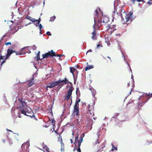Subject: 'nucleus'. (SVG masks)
<instances>
[{
    "instance_id": "1",
    "label": "nucleus",
    "mask_w": 152,
    "mask_h": 152,
    "mask_svg": "<svg viewBox=\"0 0 152 152\" xmlns=\"http://www.w3.org/2000/svg\"><path fill=\"white\" fill-rule=\"evenodd\" d=\"M85 136V134L82 133L80 137V139L78 140V135L77 137H75V142H74L75 147L73 149V151H74L77 150V151L78 152H81V150L80 148L81 143L83 141V138Z\"/></svg>"
},
{
    "instance_id": "2",
    "label": "nucleus",
    "mask_w": 152,
    "mask_h": 152,
    "mask_svg": "<svg viewBox=\"0 0 152 152\" xmlns=\"http://www.w3.org/2000/svg\"><path fill=\"white\" fill-rule=\"evenodd\" d=\"M102 23L103 24L105 25L107 28H110L111 29L113 28V31H114L116 29L115 28V26H116L115 25H113L111 27V26H110V22L109 18L107 17L102 16Z\"/></svg>"
},
{
    "instance_id": "3",
    "label": "nucleus",
    "mask_w": 152,
    "mask_h": 152,
    "mask_svg": "<svg viewBox=\"0 0 152 152\" xmlns=\"http://www.w3.org/2000/svg\"><path fill=\"white\" fill-rule=\"evenodd\" d=\"M66 87L68 88V92L64 96V100H68L71 97V98L72 97L71 96L72 94V91L74 90V88L72 86H70L67 85Z\"/></svg>"
},
{
    "instance_id": "4",
    "label": "nucleus",
    "mask_w": 152,
    "mask_h": 152,
    "mask_svg": "<svg viewBox=\"0 0 152 152\" xmlns=\"http://www.w3.org/2000/svg\"><path fill=\"white\" fill-rule=\"evenodd\" d=\"M19 24V23L18 22H14L13 23L12 25L10 26V29L14 32H17L19 29V26H17ZM21 27H20V28H21Z\"/></svg>"
},
{
    "instance_id": "5",
    "label": "nucleus",
    "mask_w": 152,
    "mask_h": 152,
    "mask_svg": "<svg viewBox=\"0 0 152 152\" xmlns=\"http://www.w3.org/2000/svg\"><path fill=\"white\" fill-rule=\"evenodd\" d=\"M56 56V55L55 52H54L53 50H51L50 51H49L47 53L42 54V59H43L44 58H48L49 56L53 57V56Z\"/></svg>"
},
{
    "instance_id": "6",
    "label": "nucleus",
    "mask_w": 152,
    "mask_h": 152,
    "mask_svg": "<svg viewBox=\"0 0 152 152\" xmlns=\"http://www.w3.org/2000/svg\"><path fill=\"white\" fill-rule=\"evenodd\" d=\"M14 52H15V50H13L11 48H9L7 50V53L6 55V57L4 58V60L1 62V64H3L5 62L7 59L9 57L10 55Z\"/></svg>"
},
{
    "instance_id": "7",
    "label": "nucleus",
    "mask_w": 152,
    "mask_h": 152,
    "mask_svg": "<svg viewBox=\"0 0 152 152\" xmlns=\"http://www.w3.org/2000/svg\"><path fill=\"white\" fill-rule=\"evenodd\" d=\"M58 81L59 84H60V85H58V87H59L60 88H61V87L63 86L64 84H68L69 83L71 85L72 84V83L69 82L66 78H65L63 80L59 79L58 80Z\"/></svg>"
},
{
    "instance_id": "8",
    "label": "nucleus",
    "mask_w": 152,
    "mask_h": 152,
    "mask_svg": "<svg viewBox=\"0 0 152 152\" xmlns=\"http://www.w3.org/2000/svg\"><path fill=\"white\" fill-rule=\"evenodd\" d=\"M19 101L20 107V108H23L24 107L26 108L27 107L26 103L25 102V99L23 97L18 99Z\"/></svg>"
},
{
    "instance_id": "9",
    "label": "nucleus",
    "mask_w": 152,
    "mask_h": 152,
    "mask_svg": "<svg viewBox=\"0 0 152 152\" xmlns=\"http://www.w3.org/2000/svg\"><path fill=\"white\" fill-rule=\"evenodd\" d=\"M133 15L132 13H130L129 14L127 15H126L125 16V18H123V20L124 22V23L127 22L129 20H130L131 21L132 20V16Z\"/></svg>"
},
{
    "instance_id": "10",
    "label": "nucleus",
    "mask_w": 152,
    "mask_h": 152,
    "mask_svg": "<svg viewBox=\"0 0 152 152\" xmlns=\"http://www.w3.org/2000/svg\"><path fill=\"white\" fill-rule=\"evenodd\" d=\"M73 113L74 115H75L77 116H79V106L77 105V104H75L73 110Z\"/></svg>"
},
{
    "instance_id": "11",
    "label": "nucleus",
    "mask_w": 152,
    "mask_h": 152,
    "mask_svg": "<svg viewBox=\"0 0 152 152\" xmlns=\"http://www.w3.org/2000/svg\"><path fill=\"white\" fill-rule=\"evenodd\" d=\"M59 85L58 80L57 81H53L49 84V85L47 86V88H52L53 87Z\"/></svg>"
},
{
    "instance_id": "12",
    "label": "nucleus",
    "mask_w": 152,
    "mask_h": 152,
    "mask_svg": "<svg viewBox=\"0 0 152 152\" xmlns=\"http://www.w3.org/2000/svg\"><path fill=\"white\" fill-rule=\"evenodd\" d=\"M27 47H26L23 48H22L20 52H17L15 51V52H14V53H16V54L17 55H18L23 54V50L24 49Z\"/></svg>"
},
{
    "instance_id": "13",
    "label": "nucleus",
    "mask_w": 152,
    "mask_h": 152,
    "mask_svg": "<svg viewBox=\"0 0 152 152\" xmlns=\"http://www.w3.org/2000/svg\"><path fill=\"white\" fill-rule=\"evenodd\" d=\"M94 28V30L91 34L92 35L91 37L92 38H96L98 37L97 35H98V34H97L96 32V30Z\"/></svg>"
},
{
    "instance_id": "14",
    "label": "nucleus",
    "mask_w": 152,
    "mask_h": 152,
    "mask_svg": "<svg viewBox=\"0 0 152 152\" xmlns=\"http://www.w3.org/2000/svg\"><path fill=\"white\" fill-rule=\"evenodd\" d=\"M27 110V109L26 108H26H25V107H24L23 108H20V111L21 112V113L22 114H23L24 115H26V114L27 112L26 111Z\"/></svg>"
},
{
    "instance_id": "15",
    "label": "nucleus",
    "mask_w": 152,
    "mask_h": 152,
    "mask_svg": "<svg viewBox=\"0 0 152 152\" xmlns=\"http://www.w3.org/2000/svg\"><path fill=\"white\" fill-rule=\"evenodd\" d=\"M26 115L30 116L31 118L34 117L35 116L34 113L33 111H31L30 113L27 112Z\"/></svg>"
},
{
    "instance_id": "16",
    "label": "nucleus",
    "mask_w": 152,
    "mask_h": 152,
    "mask_svg": "<svg viewBox=\"0 0 152 152\" xmlns=\"http://www.w3.org/2000/svg\"><path fill=\"white\" fill-rule=\"evenodd\" d=\"M26 19H27L31 21H32L33 22H35L36 21V19L32 18L31 16L27 15L26 17Z\"/></svg>"
},
{
    "instance_id": "17",
    "label": "nucleus",
    "mask_w": 152,
    "mask_h": 152,
    "mask_svg": "<svg viewBox=\"0 0 152 152\" xmlns=\"http://www.w3.org/2000/svg\"><path fill=\"white\" fill-rule=\"evenodd\" d=\"M40 52L39 51L38 52V53L37 54V56L35 57V59H37V61H38L39 60H40L41 59H42V58H40Z\"/></svg>"
},
{
    "instance_id": "18",
    "label": "nucleus",
    "mask_w": 152,
    "mask_h": 152,
    "mask_svg": "<svg viewBox=\"0 0 152 152\" xmlns=\"http://www.w3.org/2000/svg\"><path fill=\"white\" fill-rule=\"evenodd\" d=\"M94 66L92 65H88L86 67L85 69V70L86 71H87L88 70H90L91 69L93 68Z\"/></svg>"
},
{
    "instance_id": "19",
    "label": "nucleus",
    "mask_w": 152,
    "mask_h": 152,
    "mask_svg": "<svg viewBox=\"0 0 152 152\" xmlns=\"http://www.w3.org/2000/svg\"><path fill=\"white\" fill-rule=\"evenodd\" d=\"M145 95L146 97H149V98H147L146 99V101H148L149 99L152 97V93L151 94L146 93L145 94Z\"/></svg>"
},
{
    "instance_id": "20",
    "label": "nucleus",
    "mask_w": 152,
    "mask_h": 152,
    "mask_svg": "<svg viewBox=\"0 0 152 152\" xmlns=\"http://www.w3.org/2000/svg\"><path fill=\"white\" fill-rule=\"evenodd\" d=\"M70 72L71 73L73 76H74V72L76 70L73 67H70Z\"/></svg>"
},
{
    "instance_id": "21",
    "label": "nucleus",
    "mask_w": 152,
    "mask_h": 152,
    "mask_svg": "<svg viewBox=\"0 0 152 152\" xmlns=\"http://www.w3.org/2000/svg\"><path fill=\"white\" fill-rule=\"evenodd\" d=\"M102 20L101 17L100 19H99L97 23V24L98 26H101V24H100L102 23Z\"/></svg>"
},
{
    "instance_id": "22",
    "label": "nucleus",
    "mask_w": 152,
    "mask_h": 152,
    "mask_svg": "<svg viewBox=\"0 0 152 152\" xmlns=\"http://www.w3.org/2000/svg\"><path fill=\"white\" fill-rule=\"evenodd\" d=\"M103 46L102 44L100 42H99V43L97 44L96 48V49H99V48L100 47H102Z\"/></svg>"
},
{
    "instance_id": "23",
    "label": "nucleus",
    "mask_w": 152,
    "mask_h": 152,
    "mask_svg": "<svg viewBox=\"0 0 152 152\" xmlns=\"http://www.w3.org/2000/svg\"><path fill=\"white\" fill-rule=\"evenodd\" d=\"M51 123L52 124V125L53 126V129H54V126H55V123L56 121L54 119H52L50 121Z\"/></svg>"
},
{
    "instance_id": "24",
    "label": "nucleus",
    "mask_w": 152,
    "mask_h": 152,
    "mask_svg": "<svg viewBox=\"0 0 152 152\" xmlns=\"http://www.w3.org/2000/svg\"><path fill=\"white\" fill-rule=\"evenodd\" d=\"M28 83H29V86H31L34 84V83L33 82V79L32 80H30V81H29L28 82Z\"/></svg>"
},
{
    "instance_id": "25",
    "label": "nucleus",
    "mask_w": 152,
    "mask_h": 152,
    "mask_svg": "<svg viewBox=\"0 0 152 152\" xmlns=\"http://www.w3.org/2000/svg\"><path fill=\"white\" fill-rule=\"evenodd\" d=\"M56 18L55 16H54L53 17H52L50 18V21H53Z\"/></svg>"
},
{
    "instance_id": "26",
    "label": "nucleus",
    "mask_w": 152,
    "mask_h": 152,
    "mask_svg": "<svg viewBox=\"0 0 152 152\" xmlns=\"http://www.w3.org/2000/svg\"><path fill=\"white\" fill-rule=\"evenodd\" d=\"M10 36V34L9 33H7L4 35L3 36V37H9Z\"/></svg>"
},
{
    "instance_id": "27",
    "label": "nucleus",
    "mask_w": 152,
    "mask_h": 152,
    "mask_svg": "<svg viewBox=\"0 0 152 152\" xmlns=\"http://www.w3.org/2000/svg\"><path fill=\"white\" fill-rule=\"evenodd\" d=\"M112 145L113 147L112 150L113 151L114 150H117V148L113 144H112Z\"/></svg>"
},
{
    "instance_id": "28",
    "label": "nucleus",
    "mask_w": 152,
    "mask_h": 152,
    "mask_svg": "<svg viewBox=\"0 0 152 152\" xmlns=\"http://www.w3.org/2000/svg\"><path fill=\"white\" fill-rule=\"evenodd\" d=\"M80 99H78V101L76 100L75 103V104H77V105L79 106V104L78 103L79 102H80Z\"/></svg>"
},
{
    "instance_id": "29",
    "label": "nucleus",
    "mask_w": 152,
    "mask_h": 152,
    "mask_svg": "<svg viewBox=\"0 0 152 152\" xmlns=\"http://www.w3.org/2000/svg\"><path fill=\"white\" fill-rule=\"evenodd\" d=\"M89 89L91 91V92L93 94V96H95V95L94 94L93 92V91L94 89L93 88H89Z\"/></svg>"
},
{
    "instance_id": "30",
    "label": "nucleus",
    "mask_w": 152,
    "mask_h": 152,
    "mask_svg": "<svg viewBox=\"0 0 152 152\" xmlns=\"http://www.w3.org/2000/svg\"><path fill=\"white\" fill-rule=\"evenodd\" d=\"M41 21V20L40 18H39L38 20L36 19L35 22L37 21L38 22L37 24H39Z\"/></svg>"
},
{
    "instance_id": "31",
    "label": "nucleus",
    "mask_w": 152,
    "mask_h": 152,
    "mask_svg": "<svg viewBox=\"0 0 152 152\" xmlns=\"http://www.w3.org/2000/svg\"><path fill=\"white\" fill-rule=\"evenodd\" d=\"M6 57V56H0V60H2L3 59H4V58H5Z\"/></svg>"
},
{
    "instance_id": "32",
    "label": "nucleus",
    "mask_w": 152,
    "mask_h": 152,
    "mask_svg": "<svg viewBox=\"0 0 152 152\" xmlns=\"http://www.w3.org/2000/svg\"><path fill=\"white\" fill-rule=\"evenodd\" d=\"M94 12L95 15L96 16H97V15H98V13L97 10H95Z\"/></svg>"
},
{
    "instance_id": "33",
    "label": "nucleus",
    "mask_w": 152,
    "mask_h": 152,
    "mask_svg": "<svg viewBox=\"0 0 152 152\" xmlns=\"http://www.w3.org/2000/svg\"><path fill=\"white\" fill-rule=\"evenodd\" d=\"M23 54H25L26 53H31V51L30 50V49H28V51H27L26 52H23Z\"/></svg>"
},
{
    "instance_id": "34",
    "label": "nucleus",
    "mask_w": 152,
    "mask_h": 152,
    "mask_svg": "<svg viewBox=\"0 0 152 152\" xmlns=\"http://www.w3.org/2000/svg\"><path fill=\"white\" fill-rule=\"evenodd\" d=\"M46 34L48 36H51V34L50 31H48L46 33Z\"/></svg>"
},
{
    "instance_id": "35",
    "label": "nucleus",
    "mask_w": 152,
    "mask_h": 152,
    "mask_svg": "<svg viewBox=\"0 0 152 152\" xmlns=\"http://www.w3.org/2000/svg\"><path fill=\"white\" fill-rule=\"evenodd\" d=\"M136 1V0H131L130 1V2L132 4H134L135 2Z\"/></svg>"
},
{
    "instance_id": "36",
    "label": "nucleus",
    "mask_w": 152,
    "mask_h": 152,
    "mask_svg": "<svg viewBox=\"0 0 152 152\" xmlns=\"http://www.w3.org/2000/svg\"><path fill=\"white\" fill-rule=\"evenodd\" d=\"M64 56V55H61V54H60V55H59L58 54H57L56 55V56H59V57H61V56Z\"/></svg>"
},
{
    "instance_id": "37",
    "label": "nucleus",
    "mask_w": 152,
    "mask_h": 152,
    "mask_svg": "<svg viewBox=\"0 0 152 152\" xmlns=\"http://www.w3.org/2000/svg\"><path fill=\"white\" fill-rule=\"evenodd\" d=\"M39 27L40 28V30L41 31V28H42V26L41 24H39Z\"/></svg>"
},
{
    "instance_id": "38",
    "label": "nucleus",
    "mask_w": 152,
    "mask_h": 152,
    "mask_svg": "<svg viewBox=\"0 0 152 152\" xmlns=\"http://www.w3.org/2000/svg\"><path fill=\"white\" fill-rule=\"evenodd\" d=\"M28 47L27 48H26L24 49L23 50H24L25 51L24 52H26L27 51H28V49H27V48H28L29 47H28Z\"/></svg>"
},
{
    "instance_id": "39",
    "label": "nucleus",
    "mask_w": 152,
    "mask_h": 152,
    "mask_svg": "<svg viewBox=\"0 0 152 152\" xmlns=\"http://www.w3.org/2000/svg\"><path fill=\"white\" fill-rule=\"evenodd\" d=\"M11 45V42H7L5 43V45Z\"/></svg>"
},
{
    "instance_id": "40",
    "label": "nucleus",
    "mask_w": 152,
    "mask_h": 152,
    "mask_svg": "<svg viewBox=\"0 0 152 152\" xmlns=\"http://www.w3.org/2000/svg\"><path fill=\"white\" fill-rule=\"evenodd\" d=\"M125 11H124V10L122 9L120 11V13L121 14H122V12L124 13L125 12Z\"/></svg>"
},
{
    "instance_id": "41",
    "label": "nucleus",
    "mask_w": 152,
    "mask_h": 152,
    "mask_svg": "<svg viewBox=\"0 0 152 152\" xmlns=\"http://www.w3.org/2000/svg\"><path fill=\"white\" fill-rule=\"evenodd\" d=\"M148 3L149 4H151L152 3V0H150L148 2Z\"/></svg>"
},
{
    "instance_id": "42",
    "label": "nucleus",
    "mask_w": 152,
    "mask_h": 152,
    "mask_svg": "<svg viewBox=\"0 0 152 152\" xmlns=\"http://www.w3.org/2000/svg\"><path fill=\"white\" fill-rule=\"evenodd\" d=\"M92 51V50H91V49H89V50H88L87 52V53H88V52H91Z\"/></svg>"
},
{
    "instance_id": "43",
    "label": "nucleus",
    "mask_w": 152,
    "mask_h": 152,
    "mask_svg": "<svg viewBox=\"0 0 152 152\" xmlns=\"http://www.w3.org/2000/svg\"><path fill=\"white\" fill-rule=\"evenodd\" d=\"M12 144H13V143L12 142H9V144L10 146H11Z\"/></svg>"
},
{
    "instance_id": "44",
    "label": "nucleus",
    "mask_w": 152,
    "mask_h": 152,
    "mask_svg": "<svg viewBox=\"0 0 152 152\" xmlns=\"http://www.w3.org/2000/svg\"><path fill=\"white\" fill-rule=\"evenodd\" d=\"M70 140L71 141V143H73L72 139H70Z\"/></svg>"
},
{
    "instance_id": "45",
    "label": "nucleus",
    "mask_w": 152,
    "mask_h": 152,
    "mask_svg": "<svg viewBox=\"0 0 152 152\" xmlns=\"http://www.w3.org/2000/svg\"><path fill=\"white\" fill-rule=\"evenodd\" d=\"M148 142V144H149L150 143H152V142Z\"/></svg>"
},
{
    "instance_id": "46",
    "label": "nucleus",
    "mask_w": 152,
    "mask_h": 152,
    "mask_svg": "<svg viewBox=\"0 0 152 152\" xmlns=\"http://www.w3.org/2000/svg\"><path fill=\"white\" fill-rule=\"evenodd\" d=\"M137 1L138 2H140L142 1V0H137Z\"/></svg>"
},
{
    "instance_id": "47",
    "label": "nucleus",
    "mask_w": 152,
    "mask_h": 152,
    "mask_svg": "<svg viewBox=\"0 0 152 152\" xmlns=\"http://www.w3.org/2000/svg\"><path fill=\"white\" fill-rule=\"evenodd\" d=\"M96 143H99V142H98V140H97L96 141Z\"/></svg>"
},
{
    "instance_id": "48",
    "label": "nucleus",
    "mask_w": 152,
    "mask_h": 152,
    "mask_svg": "<svg viewBox=\"0 0 152 152\" xmlns=\"http://www.w3.org/2000/svg\"><path fill=\"white\" fill-rule=\"evenodd\" d=\"M96 152H101V151H100V150H98L97 151H96Z\"/></svg>"
},
{
    "instance_id": "49",
    "label": "nucleus",
    "mask_w": 152,
    "mask_h": 152,
    "mask_svg": "<svg viewBox=\"0 0 152 152\" xmlns=\"http://www.w3.org/2000/svg\"><path fill=\"white\" fill-rule=\"evenodd\" d=\"M107 58H109L110 60V61H111V59L110 58V57H109V56H107Z\"/></svg>"
},
{
    "instance_id": "50",
    "label": "nucleus",
    "mask_w": 152,
    "mask_h": 152,
    "mask_svg": "<svg viewBox=\"0 0 152 152\" xmlns=\"http://www.w3.org/2000/svg\"><path fill=\"white\" fill-rule=\"evenodd\" d=\"M91 106V105H90V104H89L88 106V108H89Z\"/></svg>"
},
{
    "instance_id": "51",
    "label": "nucleus",
    "mask_w": 152,
    "mask_h": 152,
    "mask_svg": "<svg viewBox=\"0 0 152 152\" xmlns=\"http://www.w3.org/2000/svg\"><path fill=\"white\" fill-rule=\"evenodd\" d=\"M128 84V86H129L130 85V83H128V84Z\"/></svg>"
},
{
    "instance_id": "52",
    "label": "nucleus",
    "mask_w": 152,
    "mask_h": 152,
    "mask_svg": "<svg viewBox=\"0 0 152 152\" xmlns=\"http://www.w3.org/2000/svg\"><path fill=\"white\" fill-rule=\"evenodd\" d=\"M120 34H116V35H118L119 36H120Z\"/></svg>"
},
{
    "instance_id": "53",
    "label": "nucleus",
    "mask_w": 152,
    "mask_h": 152,
    "mask_svg": "<svg viewBox=\"0 0 152 152\" xmlns=\"http://www.w3.org/2000/svg\"><path fill=\"white\" fill-rule=\"evenodd\" d=\"M55 132L57 134H58V133L56 131H55Z\"/></svg>"
},
{
    "instance_id": "54",
    "label": "nucleus",
    "mask_w": 152,
    "mask_h": 152,
    "mask_svg": "<svg viewBox=\"0 0 152 152\" xmlns=\"http://www.w3.org/2000/svg\"><path fill=\"white\" fill-rule=\"evenodd\" d=\"M7 131H10V132H11V130H8Z\"/></svg>"
},
{
    "instance_id": "55",
    "label": "nucleus",
    "mask_w": 152,
    "mask_h": 152,
    "mask_svg": "<svg viewBox=\"0 0 152 152\" xmlns=\"http://www.w3.org/2000/svg\"><path fill=\"white\" fill-rule=\"evenodd\" d=\"M109 43H110V42H109V41L108 42H107V44H109Z\"/></svg>"
},
{
    "instance_id": "56",
    "label": "nucleus",
    "mask_w": 152,
    "mask_h": 152,
    "mask_svg": "<svg viewBox=\"0 0 152 152\" xmlns=\"http://www.w3.org/2000/svg\"><path fill=\"white\" fill-rule=\"evenodd\" d=\"M72 135H74V133H72Z\"/></svg>"
},
{
    "instance_id": "57",
    "label": "nucleus",
    "mask_w": 152,
    "mask_h": 152,
    "mask_svg": "<svg viewBox=\"0 0 152 152\" xmlns=\"http://www.w3.org/2000/svg\"><path fill=\"white\" fill-rule=\"evenodd\" d=\"M71 103H72V99L71 98Z\"/></svg>"
}]
</instances>
